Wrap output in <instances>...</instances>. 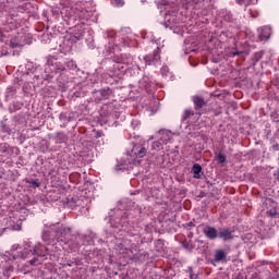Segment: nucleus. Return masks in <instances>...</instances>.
<instances>
[{"label":"nucleus","instance_id":"f257e3e1","mask_svg":"<svg viewBox=\"0 0 279 279\" xmlns=\"http://www.w3.org/2000/svg\"><path fill=\"white\" fill-rule=\"evenodd\" d=\"M72 232L73 230L69 227H60V222L46 223L44 225L41 239L44 243H48V245H58V243L66 245L69 239H71Z\"/></svg>","mask_w":279,"mask_h":279},{"label":"nucleus","instance_id":"f03ea898","mask_svg":"<svg viewBox=\"0 0 279 279\" xmlns=\"http://www.w3.org/2000/svg\"><path fill=\"white\" fill-rule=\"evenodd\" d=\"M204 1L206 0H177V5L173 2H165L163 5L172 9V13H167L165 19L170 25H177L178 20L175 19V14H178L180 8H183V10H189V8H204Z\"/></svg>","mask_w":279,"mask_h":279},{"label":"nucleus","instance_id":"7ed1b4c3","mask_svg":"<svg viewBox=\"0 0 279 279\" xmlns=\"http://www.w3.org/2000/svg\"><path fill=\"white\" fill-rule=\"evenodd\" d=\"M144 60L146 64H160V48L156 47V49L153 51V54H147L144 57Z\"/></svg>","mask_w":279,"mask_h":279},{"label":"nucleus","instance_id":"20e7f679","mask_svg":"<svg viewBox=\"0 0 279 279\" xmlns=\"http://www.w3.org/2000/svg\"><path fill=\"white\" fill-rule=\"evenodd\" d=\"M131 156L145 158L147 156V147L144 144H135L131 150Z\"/></svg>","mask_w":279,"mask_h":279},{"label":"nucleus","instance_id":"39448f33","mask_svg":"<svg viewBox=\"0 0 279 279\" xmlns=\"http://www.w3.org/2000/svg\"><path fill=\"white\" fill-rule=\"evenodd\" d=\"M10 3L7 0H0V19H7L11 12Z\"/></svg>","mask_w":279,"mask_h":279},{"label":"nucleus","instance_id":"423d86ee","mask_svg":"<svg viewBox=\"0 0 279 279\" xmlns=\"http://www.w3.org/2000/svg\"><path fill=\"white\" fill-rule=\"evenodd\" d=\"M228 257V253L223 250H216L214 254V259L210 260L211 265H217V263H221L226 260Z\"/></svg>","mask_w":279,"mask_h":279},{"label":"nucleus","instance_id":"0eeeda50","mask_svg":"<svg viewBox=\"0 0 279 279\" xmlns=\"http://www.w3.org/2000/svg\"><path fill=\"white\" fill-rule=\"evenodd\" d=\"M158 138H160L161 143H163V145H167L169 143V141H171L173 138V135L171 134V131L169 130H160L158 132Z\"/></svg>","mask_w":279,"mask_h":279},{"label":"nucleus","instance_id":"6e6552de","mask_svg":"<svg viewBox=\"0 0 279 279\" xmlns=\"http://www.w3.org/2000/svg\"><path fill=\"white\" fill-rule=\"evenodd\" d=\"M204 234L207 239H210L211 241H215V239L219 236V232H217V229L210 226H207L204 229Z\"/></svg>","mask_w":279,"mask_h":279},{"label":"nucleus","instance_id":"1a4fd4ad","mask_svg":"<svg viewBox=\"0 0 279 279\" xmlns=\"http://www.w3.org/2000/svg\"><path fill=\"white\" fill-rule=\"evenodd\" d=\"M269 36H271V27L263 26L258 28V38L260 40H269Z\"/></svg>","mask_w":279,"mask_h":279},{"label":"nucleus","instance_id":"9d476101","mask_svg":"<svg viewBox=\"0 0 279 279\" xmlns=\"http://www.w3.org/2000/svg\"><path fill=\"white\" fill-rule=\"evenodd\" d=\"M95 94L97 99L101 101L102 99H108L112 95V89H110V87H106L95 92Z\"/></svg>","mask_w":279,"mask_h":279},{"label":"nucleus","instance_id":"9b49d317","mask_svg":"<svg viewBox=\"0 0 279 279\" xmlns=\"http://www.w3.org/2000/svg\"><path fill=\"white\" fill-rule=\"evenodd\" d=\"M218 239H222V241H231V239H234L232 235V231L230 229L222 228L218 232Z\"/></svg>","mask_w":279,"mask_h":279},{"label":"nucleus","instance_id":"f8f14e48","mask_svg":"<svg viewBox=\"0 0 279 279\" xmlns=\"http://www.w3.org/2000/svg\"><path fill=\"white\" fill-rule=\"evenodd\" d=\"M192 101L194 104L195 110H202V108H204V106H206V100L202 96H193Z\"/></svg>","mask_w":279,"mask_h":279},{"label":"nucleus","instance_id":"ddd939ff","mask_svg":"<svg viewBox=\"0 0 279 279\" xmlns=\"http://www.w3.org/2000/svg\"><path fill=\"white\" fill-rule=\"evenodd\" d=\"M49 66H50L51 73H62V71H65L64 64H62L61 62H56V63H52L51 65L47 64L46 71Z\"/></svg>","mask_w":279,"mask_h":279},{"label":"nucleus","instance_id":"4468645a","mask_svg":"<svg viewBox=\"0 0 279 279\" xmlns=\"http://www.w3.org/2000/svg\"><path fill=\"white\" fill-rule=\"evenodd\" d=\"M0 132H3L4 134H12V129H10V126L8 125V118L4 117L1 121H0Z\"/></svg>","mask_w":279,"mask_h":279},{"label":"nucleus","instance_id":"2eb2a0df","mask_svg":"<svg viewBox=\"0 0 279 279\" xmlns=\"http://www.w3.org/2000/svg\"><path fill=\"white\" fill-rule=\"evenodd\" d=\"M193 178L199 180L202 178V166L199 163H194L192 167Z\"/></svg>","mask_w":279,"mask_h":279},{"label":"nucleus","instance_id":"dca6fc26","mask_svg":"<svg viewBox=\"0 0 279 279\" xmlns=\"http://www.w3.org/2000/svg\"><path fill=\"white\" fill-rule=\"evenodd\" d=\"M122 64H126V66H129V69H133V71H141V66H138V64H133L132 63V57H129L126 59H122L121 60Z\"/></svg>","mask_w":279,"mask_h":279},{"label":"nucleus","instance_id":"f3484780","mask_svg":"<svg viewBox=\"0 0 279 279\" xmlns=\"http://www.w3.org/2000/svg\"><path fill=\"white\" fill-rule=\"evenodd\" d=\"M23 108V102L15 101L9 106V112L12 114L14 112H17V110H21Z\"/></svg>","mask_w":279,"mask_h":279},{"label":"nucleus","instance_id":"a211bd4d","mask_svg":"<svg viewBox=\"0 0 279 279\" xmlns=\"http://www.w3.org/2000/svg\"><path fill=\"white\" fill-rule=\"evenodd\" d=\"M90 241H88L89 245H97V243L101 245L102 243H106L99 236H96L95 233H90Z\"/></svg>","mask_w":279,"mask_h":279},{"label":"nucleus","instance_id":"6ab92c4d","mask_svg":"<svg viewBox=\"0 0 279 279\" xmlns=\"http://www.w3.org/2000/svg\"><path fill=\"white\" fill-rule=\"evenodd\" d=\"M195 114V111H193V109H185L183 111L181 121H186V119H191V117H193Z\"/></svg>","mask_w":279,"mask_h":279},{"label":"nucleus","instance_id":"aec40b11","mask_svg":"<svg viewBox=\"0 0 279 279\" xmlns=\"http://www.w3.org/2000/svg\"><path fill=\"white\" fill-rule=\"evenodd\" d=\"M216 160L219 165H226V155L222 153H216Z\"/></svg>","mask_w":279,"mask_h":279},{"label":"nucleus","instance_id":"412c9836","mask_svg":"<svg viewBox=\"0 0 279 279\" xmlns=\"http://www.w3.org/2000/svg\"><path fill=\"white\" fill-rule=\"evenodd\" d=\"M70 208H77L80 206V199L77 197H73L71 201L68 202Z\"/></svg>","mask_w":279,"mask_h":279},{"label":"nucleus","instance_id":"4be33fe9","mask_svg":"<svg viewBox=\"0 0 279 279\" xmlns=\"http://www.w3.org/2000/svg\"><path fill=\"white\" fill-rule=\"evenodd\" d=\"M114 8H123L125 5V0H111Z\"/></svg>","mask_w":279,"mask_h":279},{"label":"nucleus","instance_id":"5701e85b","mask_svg":"<svg viewBox=\"0 0 279 279\" xmlns=\"http://www.w3.org/2000/svg\"><path fill=\"white\" fill-rule=\"evenodd\" d=\"M165 145V143L160 141L153 142L151 144V150L155 151L156 149H160Z\"/></svg>","mask_w":279,"mask_h":279},{"label":"nucleus","instance_id":"b1692460","mask_svg":"<svg viewBox=\"0 0 279 279\" xmlns=\"http://www.w3.org/2000/svg\"><path fill=\"white\" fill-rule=\"evenodd\" d=\"M59 119L60 121H64L65 123H69L72 121L71 116H68L66 113H60Z\"/></svg>","mask_w":279,"mask_h":279},{"label":"nucleus","instance_id":"393cba45","mask_svg":"<svg viewBox=\"0 0 279 279\" xmlns=\"http://www.w3.org/2000/svg\"><path fill=\"white\" fill-rule=\"evenodd\" d=\"M56 138L58 143H64V141H66V135L64 133H57Z\"/></svg>","mask_w":279,"mask_h":279},{"label":"nucleus","instance_id":"a878e982","mask_svg":"<svg viewBox=\"0 0 279 279\" xmlns=\"http://www.w3.org/2000/svg\"><path fill=\"white\" fill-rule=\"evenodd\" d=\"M239 5H252L256 0H235Z\"/></svg>","mask_w":279,"mask_h":279},{"label":"nucleus","instance_id":"bb28decb","mask_svg":"<svg viewBox=\"0 0 279 279\" xmlns=\"http://www.w3.org/2000/svg\"><path fill=\"white\" fill-rule=\"evenodd\" d=\"M66 66H68L71 71L77 69V64L75 63V61H68V62H66Z\"/></svg>","mask_w":279,"mask_h":279},{"label":"nucleus","instance_id":"cd10ccee","mask_svg":"<svg viewBox=\"0 0 279 279\" xmlns=\"http://www.w3.org/2000/svg\"><path fill=\"white\" fill-rule=\"evenodd\" d=\"M10 47H12V49H16V48L21 47V44L16 43L14 39H11Z\"/></svg>","mask_w":279,"mask_h":279},{"label":"nucleus","instance_id":"c85d7f7f","mask_svg":"<svg viewBox=\"0 0 279 279\" xmlns=\"http://www.w3.org/2000/svg\"><path fill=\"white\" fill-rule=\"evenodd\" d=\"M263 56H264L263 51L256 52L254 56L255 62H258V60H260L263 58Z\"/></svg>","mask_w":279,"mask_h":279},{"label":"nucleus","instance_id":"c756f323","mask_svg":"<svg viewBox=\"0 0 279 279\" xmlns=\"http://www.w3.org/2000/svg\"><path fill=\"white\" fill-rule=\"evenodd\" d=\"M31 185L33 189H38V186H40V182H38V180H33L31 181Z\"/></svg>","mask_w":279,"mask_h":279},{"label":"nucleus","instance_id":"7c9ffc66","mask_svg":"<svg viewBox=\"0 0 279 279\" xmlns=\"http://www.w3.org/2000/svg\"><path fill=\"white\" fill-rule=\"evenodd\" d=\"M121 230H123L124 232L128 230V227L125 226V218H121Z\"/></svg>","mask_w":279,"mask_h":279},{"label":"nucleus","instance_id":"2f4dec72","mask_svg":"<svg viewBox=\"0 0 279 279\" xmlns=\"http://www.w3.org/2000/svg\"><path fill=\"white\" fill-rule=\"evenodd\" d=\"M184 226V228H186L187 230H191V228H195V223H193V222H187V223H185V225H183Z\"/></svg>","mask_w":279,"mask_h":279},{"label":"nucleus","instance_id":"473e14b6","mask_svg":"<svg viewBox=\"0 0 279 279\" xmlns=\"http://www.w3.org/2000/svg\"><path fill=\"white\" fill-rule=\"evenodd\" d=\"M235 56H243V51H232L231 58H235Z\"/></svg>","mask_w":279,"mask_h":279},{"label":"nucleus","instance_id":"72a5a7b5","mask_svg":"<svg viewBox=\"0 0 279 279\" xmlns=\"http://www.w3.org/2000/svg\"><path fill=\"white\" fill-rule=\"evenodd\" d=\"M12 271H14L13 266H10L9 268L5 269V275L10 276V274H12Z\"/></svg>","mask_w":279,"mask_h":279},{"label":"nucleus","instance_id":"f704fd0d","mask_svg":"<svg viewBox=\"0 0 279 279\" xmlns=\"http://www.w3.org/2000/svg\"><path fill=\"white\" fill-rule=\"evenodd\" d=\"M14 230H21V225H17L16 228H14Z\"/></svg>","mask_w":279,"mask_h":279},{"label":"nucleus","instance_id":"c9c22d12","mask_svg":"<svg viewBox=\"0 0 279 279\" xmlns=\"http://www.w3.org/2000/svg\"><path fill=\"white\" fill-rule=\"evenodd\" d=\"M276 86H279V78L277 80Z\"/></svg>","mask_w":279,"mask_h":279},{"label":"nucleus","instance_id":"e433bc0d","mask_svg":"<svg viewBox=\"0 0 279 279\" xmlns=\"http://www.w3.org/2000/svg\"><path fill=\"white\" fill-rule=\"evenodd\" d=\"M199 117H202V112H198Z\"/></svg>","mask_w":279,"mask_h":279}]
</instances>
